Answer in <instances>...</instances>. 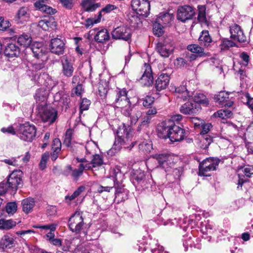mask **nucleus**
I'll return each mask as SVG.
<instances>
[{
    "mask_svg": "<svg viewBox=\"0 0 253 253\" xmlns=\"http://www.w3.org/2000/svg\"><path fill=\"white\" fill-rule=\"evenodd\" d=\"M150 249L152 253H168L167 252H164V249L162 246L160 245L157 243V241H152L151 243H150Z\"/></svg>",
    "mask_w": 253,
    "mask_h": 253,
    "instance_id": "obj_44",
    "label": "nucleus"
},
{
    "mask_svg": "<svg viewBox=\"0 0 253 253\" xmlns=\"http://www.w3.org/2000/svg\"><path fill=\"white\" fill-rule=\"evenodd\" d=\"M245 175L248 177H251L253 175V166H246L243 169Z\"/></svg>",
    "mask_w": 253,
    "mask_h": 253,
    "instance_id": "obj_57",
    "label": "nucleus"
},
{
    "mask_svg": "<svg viewBox=\"0 0 253 253\" xmlns=\"http://www.w3.org/2000/svg\"><path fill=\"white\" fill-rule=\"evenodd\" d=\"M96 147L95 144L92 141H89L87 142L85 146V149L86 150V152L87 154H93V150Z\"/></svg>",
    "mask_w": 253,
    "mask_h": 253,
    "instance_id": "obj_55",
    "label": "nucleus"
},
{
    "mask_svg": "<svg viewBox=\"0 0 253 253\" xmlns=\"http://www.w3.org/2000/svg\"><path fill=\"white\" fill-rule=\"evenodd\" d=\"M32 38L30 34L23 33L17 38V42L23 47H27L32 43Z\"/></svg>",
    "mask_w": 253,
    "mask_h": 253,
    "instance_id": "obj_36",
    "label": "nucleus"
},
{
    "mask_svg": "<svg viewBox=\"0 0 253 253\" xmlns=\"http://www.w3.org/2000/svg\"><path fill=\"white\" fill-rule=\"evenodd\" d=\"M47 96L48 91L44 88H41L37 91L35 97L37 104V107H40V106H47L46 104Z\"/></svg>",
    "mask_w": 253,
    "mask_h": 253,
    "instance_id": "obj_23",
    "label": "nucleus"
},
{
    "mask_svg": "<svg viewBox=\"0 0 253 253\" xmlns=\"http://www.w3.org/2000/svg\"><path fill=\"white\" fill-rule=\"evenodd\" d=\"M171 128V125H167L166 122H162L157 127L159 137L165 139L169 138Z\"/></svg>",
    "mask_w": 253,
    "mask_h": 253,
    "instance_id": "obj_27",
    "label": "nucleus"
},
{
    "mask_svg": "<svg viewBox=\"0 0 253 253\" xmlns=\"http://www.w3.org/2000/svg\"><path fill=\"white\" fill-rule=\"evenodd\" d=\"M152 158L157 162L158 165L156 167L161 168L166 171H169L174 165L172 157L166 154H156L152 156Z\"/></svg>",
    "mask_w": 253,
    "mask_h": 253,
    "instance_id": "obj_9",
    "label": "nucleus"
},
{
    "mask_svg": "<svg viewBox=\"0 0 253 253\" xmlns=\"http://www.w3.org/2000/svg\"><path fill=\"white\" fill-rule=\"evenodd\" d=\"M22 172L21 170H14L10 173L7 179L8 187L12 189L16 190L18 186L22 181Z\"/></svg>",
    "mask_w": 253,
    "mask_h": 253,
    "instance_id": "obj_16",
    "label": "nucleus"
},
{
    "mask_svg": "<svg viewBox=\"0 0 253 253\" xmlns=\"http://www.w3.org/2000/svg\"><path fill=\"white\" fill-rule=\"evenodd\" d=\"M235 43L227 39H223L221 40L219 47L221 50H226L230 47L235 46Z\"/></svg>",
    "mask_w": 253,
    "mask_h": 253,
    "instance_id": "obj_46",
    "label": "nucleus"
},
{
    "mask_svg": "<svg viewBox=\"0 0 253 253\" xmlns=\"http://www.w3.org/2000/svg\"><path fill=\"white\" fill-rule=\"evenodd\" d=\"M76 160L78 162L82 163L79 165L78 169H73L72 167L69 165L67 166L66 169L63 171L64 175L67 176L70 175L75 180H77L82 175L84 170H88L91 169L90 164H84V163H86L85 159L77 158Z\"/></svg>",
    "mask_w": 253,
    "mask_h": 253,
    "instance_id": "obj_5",
    "label": "nucleus"
},
{
    "mask_svg": "<svg viewBox=\"0 0 253 253\" xmlns=\"http://www.w3.org/2000/svg\"><path fill=\"white\" fill-rule=\"evenodd\" d=\"M0 229H4V230H9L13 227H14L16 223L15 221L10 219V220H5L3 219H0Z\"/></svg>",
    "mask_w": 253,
    "mask_h": 253,
    "instance_id": "obj_40",
    "label": "nucleus"
},
{
    "mask_svg": "<svg viewBox=\"0 0 253 253\" xmlns=\"http://www.w3.org/2000/svg\"><path fill=\"white\" fill-rule=\"evenodd\" d=\"M156 50L159 54L164 58H167L172 53L174 46L169 39H167L159 42L156 46Z\"/></svg>",
    "mask_w": 253,
    "mask_h": 253,
    "instance_id": "obj_8",
    "label": "nucleus"
},
{
    "mask_svg": "<svg viewBox=\"0 0 253 253\" xmlns=\"http://www.w3.org/2000/svg\"><path fill=\"white\" fill-rule=\"evenodd\" d=\"M34 228H40L42 230H49V232L46 235V240L49 242L54 238V232L56 229V225L55 224H50L44 225H36L34 226Z\"/></svg>",
    "mask_w": 253,
    "mask_h": 253,
    "instance_id": "obj_31",
    "label": "nucleus"
},
{
    "mask_svg": "<svg viewBox=\"0 0 253 253\" xmlns=\"http://www.w3.org/2000/svg\"><path fill=\"white\" fill-rule=\"evenodd\" d=\"M112 36L115 40H122L127 41L131 37L130 30L126 26L118 27L113 30Z\"/></svg>",
    "mask_w": 253,
    "mask_h": 253,
    "instance_id": "obj_13",
    "label": "nucleus"
},
{
    "mask_svg": "<svg viewBox=\"0 0 253 253\" xmlns=\"http://www.w3.org/2000/svg\"><path fill=\"white\" fill-rule=\"evenodd\" d=\"M38 110L41 119L44 123L52 124L57 118V111L53 108L40 106L38 107Z\"/></svg>",
    "mask_w": 253,
    "mask_h": 253,
    "instance_id": "obj_6",
    "label": "nucleus"
},
{
    "mask_svg": "<svg viewBox=\"0 0 253 253\" xmlns=\"http://www.w3.org/2000/svg\"><path fill=\"white\" fill-rule=\"evenodd\" d=\"M230 33L231 38L235 41L240 42H244L246 41V36L240 27L237 24H234L230 27Z\"/></svg>",
    "mask_w": 253,
    "mask_h": 253,
    "instance_id": "obj_20",
    "label": "nucleus"
},
{
    "mask_svg": "<svg viewBox=\"0 0 253 253\" xmlns=\"http://www.w3.org/2000/svg\"><path fill=\"white\" fill-rule=\"evenodd\" d=\"M169 82V77L167 74H161L156 81L155 87L157 90L166 89Z\"/></svg>",
    "mask_w": 253,
    "mask_h": 253,
    "instance_id": "obj_24",
    "label": "nucleus"
},
{
    "mask_svg": "<svg viewBox=\"0 0 253 253\" xmlns=\"http://www.w3.org/2000/svg\"><path fill=\"white\" fill-rule=\"evenodd\" d=\"M62 64V72L63 74L67 77H70L73 75L74 69L72 63L69 61L67 55H63L60 58Z\"/></svg>",
    "mask_w": 253,
    "mask_h": 253,
    "instance_id": "obj_18",
    "label": "nucleus"
},
{
    "mask_svg": "<svg viewBox=\"0 0 253 253\" xmlns=\"http://www.w3.org/2000/svg\"><path fill=\"white\" fill-rule=\"evenodd\" d=\"M187 100L188 102L181 106V113L185 115H194L198 113L201 109L200 105L198 103H194L191 100Z\"/></svg>",
    "mask_w": 253,
    "mask_h": 253,
    "instance_id": "obj_15",
    "label": "nucleus"
},
{
    "mask_svg": "<svg viewBox=\"0 0 253 253\" xmlns=\"http://www.w3.org/2000/svg\"><path fill=\"white\" fill-rule=\"evenodd\" d=\"M144 68L145 71L140 79V82L143 85L149 86L153 81L151 67L149 64L145 63Z\"/></svg>",
    "mask_w": 253,
    "mask_h": 253,
    "instance_id": "obj_19",
    "label": "nucleus"
},
{
    "mask_svg": "<svg viewBox=\"0 0 253 253\" xmlns=\"http://www.w3.org/2000/svg\"><path fill=\"white\" fill-rule=\"evenodd\" d=\"M145 177V173L144 171L141 170H137L135 172L134 175V179L137 181H139L142 180Z\"/></svg>",
    "mask_w": 253,
    "mask_h": 253,
    "instance_id": "obj_61",
    "label": "nucleus"
},
{
    "mask_svg": "<svg viewBox=\"0 0 253 253\" xmlns=\"http://www.w3.org/2000/svg\"><path fill=\"white\" fill-rule=\"evenodd\" d=\"M191 122L194 124L195 127L201 126L204 121L197 117H192L190 119Z\"/></svg>",
    "mask_w": 253,
    "mask_h": 253,
    "instance_id": "obj_60",
    "label": "nucleus"
},
{
    "mask_svg": "<svg viewBox=\"0 0 253 253\" xmlns=\"http://www.w3.org/2000/svg\"><path fill=\"white\" fill-rule=\"evenodd\" d=\"M113 188V186H103L102 185H99L97 191L99 193H102L103 192H109Z\"/></svg>",
    "mask_w": 253,
    "mask_h": 253,
    "instance_id": "obj_64",
    "label": "nucleus"
},
{
    "mask_svg": "<svg viewBox=\"0 0 253 253\" xmlns=\"http://www.w3.org/2000/svg\"><path fill=\"white\" fill-rule=\"evenodd\" d=\"M142 116V112L140 111L136 110L134 112V114L130 117V124L135 125L138 121L139 118Z\"/></svg>",
    "mask_w": 253,
    "mask_h": 253,
    "instance_id": "obj_53",
    "label": "nucleus"
},
{
    "mask_svg": "<svg viewBox=\"0 0 253 253\" xmlns=\"http://www.w3.org/2000/svg\"><path fill=\"white\" fill-rule=\"evenodd\" d=\"M131 6L139 15L147 17L149 14L150 4L148 0H132Z\"/></svg>",
    "mask_w": 253,
    "mask_h": 253,
    "instance_id": "obj_11",
    "label": "nucleus"
},
{
    "mask_svg": "<svg viewBox=\"0 0 253 253\" xmlns=\"http://www.w3.org/2000/svg\"><path fill=\"white\" fill-rule=\"evenodd\" d=\"M81 5L85 11L92 12L100 7L101 4L96 2L95 0H82Z\"/></svg>",
    "mask_w": 253,
    "mask_h": 253,
    "instance_id": "obj_29",
    "label": "nucleus"
},
{
    "mask_svg": "<svg viewBox=\"0 0 253 253\" xmlns=\"http://www.w3.org/2000/svg\"><path fill=\"white\" fill-rule=\"evenodd\" d=\"M5 208L9 214H13L17 211V206L15 202H10L7 204Z\"/></svg>",
    "mask_w": 253,
    "mask_h": 253,
    "instance_id": "obj_52",
    "label": "nucleus"
},
{
    "mask_svg": "<svg viewBox=\"0 0 253 253\" xmlns=\"http://www.w3.org/2000/svg\"><path fill=\"white\" fill-rule=\"evenodd\" d=\"M36 129L35 126L29 123L20 125L17 135L20 139L26 141H31L35 137Z\"/></svg>",
    "mask_w": 253,
    "mask_h": 253,
    "instance_id": "obj_7",
    "label": "nucleus"
},
{
    "mask_svg": "<svg viewBox=\"0 0 253 253\" xmlns=\"http://www.w3.org/2000/svg\"><path fill=\"white\" fill-rule=\"evenodd\" d=\"M34 5L37 10L46 14H53L56 12V10L46 5L45 1L43 0L36 1Z\"/></svg>",
    "mask_w": 253,
    "mask_h": 253,
    "instance_id": "obj_25",
    "label": "nucleus"
},
{
    "mask_svg": "<svg viewBox=\"0 0 253 253\" xmlns=\"http://www.w3.org/2000/svg\"><path fill=\"white\" fill-rule=\"evenodd\" d=\"M117 137L112 149L119 151L122 148L131 149L135 144V141H132L133 129L128 125L123 124L120 126L116 132Z\"/></svg>",
    "mask_w": 253,
    "mask_h": 253,
    "instance_id": "obj_1",
    "label": "nucleus"
},
{
    "mask_svg": "<svg viewBox=\"0 0 253 253\" xmlns=\"http://www.w3.org/2000/svg\"><path fill=\"white\" fill-rule=\"evenodd\" d=\"M109 39V33L106 29H98V31L94 36L95 41L98 42H103L108 41Z\"/></svg>",
    "mask_w": 253,
    "mask_h": 253,
    "instance_id": "obj_33",
    "label": "nucleus"
},
{
    "mask_svg": "<svg viewBox=\"0 0 253 253\" xmlns=\"http://www.w3.org/2000/svg\"><path fill=\"white\" fill-rule=\"evenodd\" d=\"M46 26L47 27V30L49 28H53L55 27L56 24L53 17H49L45 19Z\"/></svg>",
    "mask_w": 253,
    "mask_h": 253,
    "instance_id": "obj_62",
    "label": "nucleus"
},
{
    "mask_svg": "<svg viewBox=\"0 0 253 253\" xmlns=\"http://www.w3.org/2000/svg\"><path fill=\"white\" fill-rule=\"evenodd\" d=\"M102 17V14L99 13L97 19L88 18L85 21L84 25L86 28H90L94 24L98 23L100 22Z\"/></svg>",
    "mask_w": 253,
    "mask_h": 253,
    "instance_id": "obj_50",
    "label": "nucleus"
},
{
    "mask_svg": "<svg viewBox=\"0 0 253 253\" xmlns=\"http://www.w3.org/2000/svg\"><path fill=\"white\" fill-rule=\"evenodd\" d=\"M232 115V111L228 109H221L214 113V117H219L222 119L230 118Z\"/></svg>",
    "mask_w": 253,
    "mask_h": 253,
    "instance_id": "obj_41",
    "label": "nucleus"
},
{
    "mask_svg": "<svg viewBox=\"0 0 253 253\" xmlns=\"http://www.w3.org/2000/svg\"><path fill=\"white\" fill-rule=\"evenodd\" d=\"M73 131L72 129H68L65 133L63 144L67 147H70L71 144L72 139Z\"/></svg>",
    "mask_w": 253,
    "mask_h": 253,
    "instance_id": "obj_49",
    "label": "nucleus"
},
{
    "mask_svg": "<svg viewBox=\"0 0 253 253\" xmlns=\"http://www.w3.org/2000/svg\"><path fill=\"white\" fill-rule=\"evenodd\" d=\"M10 24L7 20H4L3 17L0 16V30H5L9 28Z\"/></svg>",
    "mask_w": 253,
    "mask_h": 253,
    "instance_id": "obj_58",
    "label": "nucleus"
},
{
    "mask_svg": "<svg viewBox=\"0 0 253 253\" xmlns=\"http://www.w3.org/2000/svg\"><path fill=\"white\" fill-rule=\"evenodd\" d=\"M84 225L82 212L77 211L70 217L68 221V225L70 230L76 233H79Z\"/></svg>",
    "mask_w": 253,
    "mask_h": 253,
    "instance_id": "obj_10",
    "label": "nucleus"
},
{
    "mask_svg": "<svg viewBox=\"0 0 253 253\" xmlns=\"http://www.w3.org/2000/svg\"><path fill=\"white\" fill-rule=\"evenodd\" d=\"M201 127H202V131L200 134L203 135L201 142L204 144L202 147L203 148L206 149L212 142V138L214 137L207 134L212 128V125L211 123H206L204 121Z\"/></svg>",
    "mask_w": 253,
    "mask_h": 253,
    "instance_id": "obj_14",
    "label": "nucleus"
},
{
    "mask_svg": "<svg viewBox=\"0 0 253 253\" xmlns=\"http://www.w3.org/2000/svg\"><path fill=\"white\" fill-rule=\"evenodd\" d=\"M117 9V7L113 4H107L103 8L101 9L99 13L102 12H104L106 13H108L111 12L112 11Z\"/></svg>",
    "mask_w": 253,
    "mask_h": 253,
    "instance_id": "obj_59",
    "label": "nucleus"
},
{
    "mask_svg": "<svg viewBox=\"0 0 253 253\" xmlns=\"http://www.w3.org/2000/svg\"><path fill=\"white\" fill-rule=\"evenodd\" d=\"M218 159L207 158L199 164V175L204 176H210L211 172L215 170L219 163Z\"/></svg>",
    "mask_w": 253,
    "mask_h": 253,
    "instance_id": "obj_4",
    "label": "nucleus"
},
{
    "mask_svg": "<svg viewBox=\"0 0 253 253\" xmlns=\"http://www.w3.org/2000/svg\"><path fill=\"white\" fill-rule=\"evenodd\" d=\"M138 147L140 151L147 153L152 149V144L150 141H144L139 144Z\"/></svg>",
    "mask_w": 253,
    "mask_h": 253,
    "instance_id": "obj_43",
    "label": "nucleus"
},
{
    "mask_svg": "<svg viewBox=\"0 0 253 253\" xmlns=\"http://www.w3.org/2000/svg\"><path fill=\"white\" fill-rule=\"evenodd\" d=\"M4 54L9 57H17L20 54V48L15 43H9L5 47Z\"/></svg>",
    "mask_w": 253,
    "mask_h": 253,
    "instance_id": "obj_30",
    "label": "nucleus"
},
{
    "mask_svg": "<svg viewBox=\"0 0 253 253\" xmlns=\"http://www.w3.org/2000/svg\"><path fill=\"white\" fill-rule=\"evenodd\" d=\"M61 149V142L59 139L55 138L53 139L52 144L51 150L50 153V158L53 161H55L58 158L59 153Z\"/></svg>",
    "mask_w": 253,
    "mask_h": 253,
    "instance_id": "obj_28",
    "label": "nucleus"
},
{
    "mask_svg": "<svg viewBox=\"0 0 253 253\" xmlns=\"http://www.w3.org/2000/svg\"><path fill=\"white\" fill-rule=\"evenodd\" d=\"M199 13L198 20L201 22H205L206 21V7L204 5L198 6Z\"/></svg>",
    "mask_w": 253,
    "mask_h": 253,
    "instance_id": "obj_48",
    "label": "nucleus"
},
{
    "mask_svg": "<svg viewBox=\"0 0 253 253\" xmlns=\"http://www.w3.org/2000/svg\"><path fill=\"white\" fill-rule=\"evenodd\" d=\"M114 104L115 107L121 109L123 114L129 116L132 111V107L126 89H121L117 92Z\"/></svg>",
    "mask_w": 253,
    "mask_h": 253,
    "instance_id": "obj_3",
    "label": "nucleus"
},
{
    "mask_svg": "<svg viewBox=\"0 0 253 253\" xmlns=\"http://www.w3.org/2000/svg\"><path fill=\"white\" fill-rule=\"evenodd\" d=\"M214 99L215 102L219 105L230 107L233 104L232 101L228 100L229 94L225 91L218 92L215 95Z\"/></svg>",
    "mask_w": 253,
    "mask_h": 253,
    "instance_id": "obj_22",
    "label": "nucleus"
},
{
    "mask_svg": "<svg viewBox=\"0 0 253 253\" xmlns=\"http://www.w3.org/2000/svg\"><path fill=\"white\" fill-rule=\"evenodd\" d=\"M175 92L179 95L178 96L179 98L183 99V100H186L188 97H190L189 92L187 91L185 85H182L175 88Z\"/></svg>",
    "mask_w": 253,
    "mask_h": 253,
    "instance_id": "obj_39",
    "label": "nucleus"
},
{
    "mask_svg": "<svg viewBox=\"0 0 253 253\" xmlns=\"http://www.w3.org/2000/svg\"><path fill=\"white\" fill-rule=\"evenodd\" d=\"M65 43L63 41L59 38L52 39L50 45V49L52 53L57 55L63 54Z\"/></svg>",
    "mask_w": 253,
    "mask_h": 253,
    "instance_id": "obj_21",
    "label": "nucleus"
},
{
    "mask_svg": "<svg viewBox=\"0 0 253 253\" xmlns=\"http://www.w3.org/2000/svg\"><path fill=\"white\" fill-rule=\"evenodd\" d=\"M110 176L113 179L114 186L117 185L115 186V199H118V202L125 200L127 198L128 191L119 185L123 180L124 173L121 171L119 167H116L111 169Z\"/></svg>",
    "mask_w": 253,
    "mask_h": 253,
    "instance_id": "obj_2",
    "label": "nucleus"
},
{
    "mask_svg": "<svg viewBox=\"0 0 253 253\" xmlns=\"http://www.w3.org/2000/svg\"><path fill=\"white\" fill-rule=\"evenodd\" d=\"M90 101L86 98H84L80 104V113H82L83 111L87 110L89 108Z\"/></svg>",
    "mask_w": 253,
    "mask_h": 253,
    "instance_id": "obj_54",
    "label": "nucleus"
},
{
    "mask_svg": "<svg viewBox=\"0 0 253 253\" xmlns=\"http://www.w3.org/2000/svg\"><path fill=\"white\" fill-rule=\"evenodd\" d=\"M154 97L151 96H146L144 98L140 100L142 105L145 107H149L154 102Z\"/></svg>",
    "mask_w": 253,
    "mask_h": 253,
    "instance_id": "obj_51",
    "label": "nucleus"
},
{
    "mask_svg": "<svg viewBox=\"0 0 253 253\" xmlns=\"http://www.w3.org/2000/svg\"><path fill=\"white\" fill-rule=\"evenodd\" d=\"M35 205V200L34 199L31 198L25 199L22 201L23 211L26 213L30 212L32 211Z\"/></svg>",
    "mask_w": 253,
    "mask_h": 253,
    "instance_id": "obj_35",
    "label": "nucleus"
},
{
    "mask_svg": "<svg viewBox=\"0 0 253 253\" xmlns=\"http://www.w3.org/2000/svg\"><path fill=\"white\" fill-rule=\"evenodd\" d=\"M85 164L87 163H85ZM91 165V169L101 166L103 164V160L99 155H93V159L91 160V163H88Z\"/></svg>",
    "mask_w": 253,
    "mask_h": 253,
    "instance_id": "obj_47",
    "label": "nucleus"
},
{
    "mask_svg": "<svg viewBox=\"0 0 253 253\" xmlns=\"http://www.w3.org/2000/svg\"><path fill=\"white\" fill-rule=\"evenodd\" d=\"M164 26L160 24L159 23L155 22L153 24V32L154 34L159 37L164 33Z\"/></svg>",
    "mask_w": 253,
    "mask_h": 253,
    "instance_id": "obj_45",
    "label": "nucleus"
},
{
    "mask_svg": "<svg viewBox=\"0 0 253 253\" xmlns=\"http://www.w3.org/2000/svg\"><path fill=\"white\" fill-rule=\"evenodd\" d=\"M188 99L191 100L194 103H198L200 105V104H203L205 105L208 104V101L206 97L201 93H196L194 95L190 96L188 97Z\"/></svg>",
    "mask_w": 253,
    "mask_h": 253,
    "instance_id": "obj_38",
    "label": "nucleus"
},
{
    "mask_svg": "<svg viewBox=\"0 0 253 253\" xmlns=\"http://www.w3.org/2000/svg\"><path fill=\"white\" fill-rule=\"evenodd\" d=\"M85 189L83 186H80L76 189L71 195H67L65 197V201L67 203H70L71 201L74 200Z\"/></svg>",
    "mask_w": 253,
    "mask_h": 253,
    "instance_id": "obj_42",
    "label": "nucleus"
},
{
    "mask_svg": "<svg viewBox=\"0 0 253 253\" xmlns=\"http://www.w3.org/2000/svg\"><path fill=\"white\" fill-rule=\"evenodd\" d=\"M186 135L185 130L176 125H171L169 139L171 142L182 140Z\"/></svg>",
    "mask_w": 253,
    "mask_h": 253,
    "instance_id": "obj_17",
    "label": "nucleus"
},
{
    "mask_svg": "<svg viewBox=\"0 0 253 253\" xmlns=\"http://www.w3.org/2000/svg\"><path fill=\"white\" fill-rule=\"evenodd\" d=\"M195 15L194 9L190 6L184 5L180 7L177 12V19L184 22L191 19Z\"/></svg>",
    "mask_w": 253,
    "mask_h": 253,
    "instance_id": "obj_12",
    "label": "nucleus"
},
{
    "mask_svg": "<svg viewBox=\"0 0 253 253\" xmlns=\"http://www.w3.org/2000/svg\"><path fill=\"white\" fill-rule=\"evenodd\" d=\"M14 245V239L10 234L4 235L0 240V249L4 250L6 248H11Z\"/></svg>",
    "mask_w": 253,
    "mask_h": 253,
    "instance_id": "obj_26",
    "label": "nucleus"
},
{
    "mask_svg": "<svg viewBox=\"0 0 253 253\" xmlns=\"http://www.w3.org/2000/svg\"><path fill=\"white\" fill-rule=\"evenodd\" d=\"M172 19L173 16L172 15L166 13L164 14H160L157 18L156 22L159 23L161 25L166 26L172 21Z\"/></svg>",
    "mask_w": 253,
    "mask_h": 253,
    "instance_id": "obj_37",
    "label": "nucleus"
},
{
    "mask_svg": "<svg viewBox=\"0 0 253 253\" xmlns=\"http://www.w3.org/2000/svg\"><path fill=\"white\" fill-rule=\"evenodd\" d=\"M172 173L174 177V178L176 180H178L182 173V168L179 167L178 168L174 169L173 170Z\"/></svg>",
    "mask_w": 253,
    "mask_h": 253,
    "instance_id": "obj_63",
    "label": "nucleus"
},
{
    "mask_svg": "<svg viewBox=\"0 0 253 253\" xmlns=\"http://www.w3.org/2000/svg\"><path fill=\"white\" fill-rule=\"evenodd\" d=\"M205 47L198 44H191L187 46V49L192 53L197 54L199 57H204L206 56L205 52Z\"/></svg>",
    "mask_w": 253,
    "mask_h": 253,
    "instance_id": "obj_32",
    "label": "nucleus"
},
{
    "mask_svg": "<svg viewBox=\"0 0 253 253\" xmlns=\"http://www.w3.org/2000/svg\"><path fill=\"white\" fill-rule=\"evenodd\" d=\"M211 41L212 40L209 35V31L207 30L203 31L199 38L200 44L201 46L207 47L210 45Z\"/></svg>",
    "mask_w": 253,
    "mask_h": 253,
    "instance_id": "obj_34",
    "label": "nucleus"
},
{
    "mask_svg": "<svg viewBox=\"0 0 253 253\" xmlns=\"http://www.w3.org/2000/svg\"><path fill=\"white\" fill-rule=\"evenodd\" d=\"M151 119V117L145 114L141 119V123L138 126V129L139 130L141 129V128L144 126H147V125L150 123Z\"/></svg>",
    "mask_w": 253,
    "mask_h": 253,
    "instance_id": "obj_56",
    "label": "nucleus"
}]
</instances>
